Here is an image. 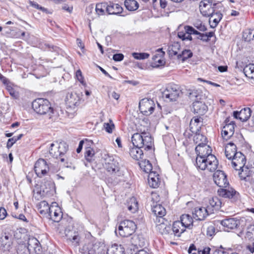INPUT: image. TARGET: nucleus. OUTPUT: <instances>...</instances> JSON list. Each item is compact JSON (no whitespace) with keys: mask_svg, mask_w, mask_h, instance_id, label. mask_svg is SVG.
<instances>
[{"mask_svg":"<svg viewBox=\"0 0 254 254\" xmlns=\"http://www.w3.org/2000/svg\"><path fill=\"white\" fill-rule=\"evenodd\" d=\"M30 249L26 245L22 244L18 246L16 254H30Z\"/></svg>","mask_w":254,"mask_h":254,"instance_id":"nucleus-51","label":"nucleus"},{"mask_svg":"<svg viewBox=\"0 0 254 254\" xmlns=\"http://www.w3.org/2000/svg\"><path fill=\"white\" fill-rule=\"evenodd\" d=\"M140 168L146 173H149L152 172V166L148 160L141 161L139 163Z\"/></svg>","mask_w":254,"mask_h":254,"instance_id":"nucleus-44","label":"nucleus"},{"mask_svg":"<svg viewBox=\"0 0 254 254\" xmlns=\"http://www.w3.org/2000/svg\"><path fill=\"white\" fill-rule=\"evenodd\" d=\"M238 170L240 171L239 172V175L241 179V180L245 179V178H247L251 176V173L249 168L247 167L244 166L243 168H239Z\"/></svg>","mask_w":254,"mask_h":254,"instance_id":"nucleus-49","label":"nucleus"},{"mask_svg":"<svg viewBox=\"0 0 254 254\" xmlns=\"http://www.w3.org/2000/svg\"><path fill=\"white\" fill-rule=\"evenodd\" d=\"M155 106L154 101L147 98L142 99L139 104V110L145 116L151 115L154 110Z\"/></svg>","mask_w":254,"mask_h":254,"instance_id":"nucleus-8","label":"nucleus"},{"mask_svg":"<svg viewBox=\"0 0 254 254\" xmlns=\"http://www.w3.org/2000/svg\"><path fill=\"white\" fill-rule=\"evenodd\" d=\"M32 108L37 114L46 115L49 123H52L58 119L56 112L51 107L50 102L46 99L38 98L32 103Z\"/></svg>","mask_w":254,"mask_h":254,"instance_id":"nucleus-2","label":"nucleus"},{"mask_svg":"<svg viewBox=\"0 0 254 254\" xmlns=\"http://www.w3.org/2000/svg\"><path fill=\"white\" fill-rule=\"evenodd\" d=\"M209 17V22L211 28H215L222 19L223 15L219 12H213Z\"/></svg>","mask_w":254,"mask_h":254,"instance_id":"nucleus-30","label":"nucleus"},{"mask_svg":"<svg viewBox=\"0 0 254 254\" xmlns=\"http://www.w3.org/2000/svg\"><path fill=\"white\" fill-rule=\"evenodd\" d=\"M37 207L39 213L43 217L46 218L47 216L49 215V212L51 209V206H49L46 201H42L39 202L37 205Z\"/></svg>","mask_w":254,"mask_h":254,"instance_id":"nucleus-28","label":"nucleus"},{"mask_svg":"<svg viewBox=\"0 0 254 254\" xmlns=\"http://www.w3.org/2000/svg\"><path fill=\"white\" fill-rule=\"evenodd\" d=\"M124 2L126 7L129 11L135 10L139 7L137 1H124Z\"/></svg>","mask_w":254,"mask_h":254,"instance_id":"nucleus-46","label":"nucleus"},{"mask_svg":"<svg viewBox=\"0 0 254 254\" xmlns=\"http://www.w3.org/2000/svg\"><path fill=\"white\" fill-rule=\"evenodd\" d=\"M181 93L178 86L171 85L168 86L162 92V98L167 102H173L177 100Z\"/></svg>","mask_w":254,"mask_h":254,"instance_id":"nucleus-5","label":"nucleus"},{"mask_svg":"<svg viewBox=\"0 0 254 254\" xmlns=\"http://www.w3.org/2000/svg\"><path fill=\"white\" fill-rule=\"evenodd\" d=\"M212 213L211 208H207L204 207H196L193 212L194 218L197 220L202 221L204 220L206 217Z\"/></svg>","mask_w":254,"mask_h":254,"instance_id":"nucleus-15","label":"nucleus"},{"mask_svg":"<svg viewBox=\"0 0 254 254\" xmlns=\"http://www.w3.org/2000/svg\"><path fill=\"white\" fill-rule=\"evenodd\" d=\"M193 141L197 145H201L207 143V139L205 136L197 132L193 136Z\"/></svg>","mask_w":254,"mask_h":254,"instance_id":"nucleus-39","label":"nucleus"},{"mask_svg":"<svg viewBox=\"0 0 254 254\" xmlns=\"http://www.w3.org/2000/svg\"><path fill=\"white\" fill-rule=\"evenodd\" d=\"M158 223L156 224V228L162 235H164L166 239L169 240L173 238V234L172 232V228L170 225L168 224L167 220L164 218L158 219Z\"/></svg>","mask_w":254,"mask_h":254,"instance_id":"nucleus-7","label":"nucleus"},{"mask_svg":"<svg viewBox=\"0 0 254 254\" xmlns=\"http://www.w3.org/2000/svg\"><path fill=\"white\" fill-rule=\"evenodd\" d=\"M191 35V33L188 32L186 29H185V27H184V31H179L178 33V37L181 39L183 41L186 40L191 41L192 40Z\"/></svg>","mask_w":254,"mask_h":254,"instance_id":"nucleus-48","label":"nucleus"},{"mask_svg":"<svg viewBox=\"0 0 254 254\" xmlns=\"http://www.w3.org/2000/svg\"><path fill=\"white\" fill-rule=\"evenodd\" d=\"M207 143L201 145H196L195 147V152L197 154V157H206L208 155H213L211 147L207 144Z\"/></svg>","mask_w":254,"mask_h":254,"instance_id":"nucleus-18","label":"nucleus"},{"mask_svg":"<svg viewBox=\"0 0 254 254\" xmlns=\"http://www.w3.org/2000/svg\"><path fill=\"white\" fill-rule=\"evenodd\" d=\"M107 254H125V249L122 245L112 244L108 248Z\"/></svg>","mask_w":254,"mask_h":254,"instance_id":"nucleus-27","label":"nucleus"},{"mask_svg":"<svg viewBox=\"0 0 254 254\" xmlns=\"http://www.w3.org/2000/svg\"><path fill=\"white\" fill-rule=\"evenodd\" d=\"M192 111L194 113L204 115L207 111V107L201 101H195L192 104Z\"/></svg>","mask_w":254,"mask_h":254,"instance_id":"nucleus-23","label":"nucleus"},{"mask_svg":"<svg viewBox=\"0 0 254 254\" xmlns=\"http://www.w3.org/2000/svg\"><path fill=\"white\" fill-rule=\"evenodd\" d=\"M104 126L107 132L108 133L112 132L113 129L114 128V125L113 124L105 123Z\"/></svg>","mask_w":254,"mask_h":254,"instance_id":"nucleus-59","label":"nucleus"},{"mask_svg":"<svg viewBox=\"0 0 254 254\" xmlns=\"http://www.w3.org/2000/svg\"><path fill=\"white\" fill-rule=\"evenodd\" d=\"M246 237L250 240L254 239V225H250L248 227Z\"/></svg>","mask_w":254,"mask_h":254,"instance_id":"nucleus-54","label":"nucleus"},{"mask_svg":"<svg viewBox=\"0 0 254 254\" xmlns=\"http://www.w3.org/2000/svg\"><path fill=\"white\" fill-rule=\"evenodd\" d=\"M131 141L133 146L129 149V155L136 160H139L143 156L141 148L144 147L145 150H150L153 143L150 134L146 132L134 133L131 137Z\"/></svg>","mask_w":254,"mask_h":254,"instance_id":"nucleus-1","label":"nucleus"},{"mask_svg":"<svg viewBox=\"0 0 254 254\" xmlns=\"http://www.w3.org/2000/svg\"><path fill=\"white\" fill-rule=\"evenodd\" d=\"M2 243L0 247V253L2 252L5 254H7L10 252L12 245V237L8 235H5L1 237Z\"/></svg>","mask_w":254,"mask_h":254,"instance_id":"nucleus-17","label":"nucleus"},{"mask_svg":"<svg viewBox=\"0 0 254 254\" xmlns=\"http://www.w3.org/2000/svg\"><path fill=\"white\" fill-rule=\"evenodd\" d=\"M95 252L96 254H105L107 253V249L104 244L96 243L94 244Z\"/></svg>","mask_w":254,"mask_h":254,"instance_id":"nucleus-45","label":"nucleus"},{"mask_svg":"<svg viewBox=\"0 0 254 254\" xmlns=\"http://www.w3.org/2000/svg\"><path fill=\"white\" fill-rule=\"evenodd\" d=\"M80 94L76 92L68 93L66 96L65 104L66 108L74 110L80 103Z\"/></svg>","mask_w":254,"mask_h":254,"instance_id":"nucleus-9","label":"nucleus"},{"mask_svg":"<svg viewBox=\"0 0 254 254\" xmlns=\"http://www.w3.org/2000/svg\"><path fill=\"white\" fill-rule=\"evenodd\" d=\"M136 229V225L135 223L129 220H125L120 222L118 229L115 233L118 232L123 237H128L133 234Z\"/></svg>","mask_w":254,"mask_h":254,"instance_id":"nucleus-4","label":"nucleus"},{"mask_svg":"<svg viewBox=\"0 0 254 254\" xmlns=\"http://www.w3.org/2000/svg\"><path fill=\"white\" fill-rule=\"evenodd\" d=\"M152 211L156 217H159V219L163 218V217L166 214L165 209L159 204L152 205Z\"/></svg>","mask_w":254,"mask_h":254,"instance_id":"nucleus-34","label":"nucleus"},{"mask_svg":"<svg viewBox=\"0 0 254 254\" xmlns=\"http://www.w3.org/2000/svg\"><path fill=\"white\" fill-rule=\"evenodd\" d=\"M49 215L46 218L52 220L55 222H60L63 217V213L61 208L56 202H53L51 205V209L49 212Z\"/></svg>","mask_w":254,"mask_h":254,"instance_id":"nucleus-11","label":"nucleus"},{"mask_svg":"<svg viewBox=\"0 0 254 254\" xmlns=\"http://www.w3.org/2000/svg\"><path fill=\"white\" fill-rule=\"evenodd\" d=\"M218 193L219 196L224 198H228L235 200L239 195L238 192L232 188L228 189H220L218 190Z\"/></svg>","mask_w":254,"mask_h":254,"instance_id":"nucleus-19","label":"nucleus"},{"mask_svg":"<svg viewBox=\"0 0 254 254\" xmlns=\"http://www.w3.org/2000/svg\"><path fill=\"white\" fill-rule=\"evenodd\" d=\"M192 56V53L190 50H185L182 52L181 54L178 55V58L182 59L183 61L191 58Z\"/></svg>","mask_w":254,"mask_h":254,"instance_id":"nucleus-50","label":"nucleus"},{"mask_svg":"<svg viewBox=\"0 0 254 254\" xmlns=\"http://www.w3.org/2000/svg\"><path fill=\"white\" fill-rule=\"evenodd\" d=\"M127 205L128 210L132 213H134L138 210V202L134 197L130 198L127 201Z\"/></svg>","mask_w":254,"mask_h":254,"instance_id":"nucleus-37","label":"nucleus"},{"mask_svg":"<svg viewBox=\"0 0 254 254\" xmlns=\"http://www.w3.org/2000/svg\"><path fill=\"white\" fill-rule=\"evenodd\" d=\"M223 127L228 131L229 135H233L234 133V124L233 123L226 124Z\"/></svg>","mask_w":254,"mask_h":254,"instance_id":"nucleus-56","label":"nucleus"},{"mask_svg":"<svg viewBox=\"0 0 254 254\" xmlns=\"http://www.w3.org/2000/svg\"><path fill=\"white\" fill-rule=\"evenodd\" d=\"M181 223L185 226L186 228L192 229L193 226V219L192 217L188 214H183L180 217Z\"/></svg>","mask_w":254,"mask_h":254,"instance_id":"nucleus-32","label":"nucleus"},{"mask_svg":"<svg viewBox=\"0 0 254 254\" xmlns=\"http://www.w3.org/2000/svg\"><path fill=\"white\" fill-rule=\"evenodd\" d=\"M231 159L232 165L236 170H239V168H243L246 162L244 155L240 152L236 153Z\"/></svg>","mask_w":254,"mask_h":254,"instance_id":"nucleus-14","label":"nucleus"},{"mask_svg":"<svg viewBox=\"0 0 254 254\" xmlns=\"http://www.w3.org/2000/svg\"><path fill=\"white\" fill-rule=\"evenodd\" d=\"M68 241L71 242L73 245L76 246L78 244L80 238L78 235L75 232H68L65 234Z\"/></svg>","mask_w":254,"mask_h":254,"instance_id":"nucleus-38","label":"nucleus"},{"mask_svg":"<svg viewBox=\"0 0 254 254\" xmlns=\"http://www.w3.org/2000/svg\"><path fill=\"white\" fill-rule=\"evenodd\" d=\"M56 142L52 143L51 144L50 146V149L49 151L50 154L52 156H53L54 158H58L59 157H60V153H59V148L57 147L56 149H55L54 148L56 147Z\"/></svg>","mask_w":254,"mask_h":254,"instance_id":"nucleus-52","label":"nucleus"},{"mask_svg":"<svg viewBox=\"0 0 254 254\" xmlns=\"http://www.w3.org/2000/svg\"><path fill=\"white\" fill-rule=\"evenodd\" d=\"M218 165V162L214 155H208L206 157H196L195 159L196 167L201 170L214 172L217 168Z\"/></svg>","mask_w":254,"mask_h":254,"instance_id":"nucleus-3","label":"nucleus"},{"mask_svg":"<svg viewBox=\"0 0 254 254\" xmlns=\"http://www.w3.org/2000/svg\"><path fill=\"white\" fill-rule=\"evenodd\" d=\"M104 168L111 174H115L119 172L120 167L119 163L113 156L105 154L103 157Z\"/></svg>","mask_w":254,"mask_h":254,"instance_id":"nucleus-6","label":"nucleus"},{"mask_svg":"<svg viewBox=\"0 0 254 254\" xmlns=\"http://www.w3.org/2000/svg\"><path fill=\"white\" fill-rule=\"evenodd\" d=\"M202 119L196 117H193L190 121V129L192 133H197L199 131L202 126Z\"/></svg>","mask_w":254,"mask_h":254,"instance_id":"nucleus-24","label":"nucleus"},{"mask_svg":"<svg viewBox=\"0 0 254 254\" xmlns=\"http://www.w3.org/2000/svg\"><path fill=\"white\" fill-rule=\"evenodd\" d=\"M241 181H243L242 184L245 186L246 188L249 190L252 189L254 192V179L251 176H250L247 178H245V179H243Z\"/></svg>","mask_w":254,"mask_h":254,"instance_id":"nucleus-41","label":"nucleus"},{"mask_svg":"<svg viewBox=\"0 0 254 254\" xmlns=\"http://www.w3.org/2000/svg\"><path fill=\"white\" fill-rule=\"evenodd\" d=\"M56 147L54 148L56 149L57 147L59 148V153H60V160L62 162L64 161V158H63L62 156L67 152L68 149V146L66 142L64 141H56Z\"/></svg>","mask_w":254,"mask_h":254,"instance_id":"nucleus-29","label":"nucleus"},{"mask_svg":"<svg viewBox=\"0 0 254 254\" xmlns=\"http://www.w3.org/2000/svg\"><path fill=\"white\" fill-rule=\"evenodd\" d=\"M245 75L251 79H254V64L247 65L243 69Z\"/></svg>","mask_w":254,"mask_h":254,"instance_id":"nucleus-40","label":"nucleus"},{"mask_svg":"<svg viewBox=\"0 0 254 254\" xmlns=\"http://www.w3.org/2000/svg\"><path fill=\"white\" fill-rule=\"evenodd\" d=\"M107 3L105 2H102L98 3L96 5V11L99 15H102L104 14L105 11L107 12Z\"/></svg>","mask_w":254,"mask_h":254,"instance_id":"nucleus-43","label":"nucleus"},{"mask_svg":"<svg viewBox=\"0 0 254 254\" xmlns=\"http://www.w3.org/2000/svg\"><path fill=\"white\" fill-rule=\"evenodd\" d=\"M237 152H236V146L233 143L230 142L226 146L225 153L226 157L228 159H231Z\"/></svg>","mask_w":254,"mask_h":254,"instance_id":"nucleus-33","label":"nucleus"},{"mask_svg":"<svg viewBox=\"0 0 254 254\" xmlns=\"http://www.w3.org/2000/svg\"><path fill=\"white\" fill-rule=\"evenodd\" d=\"M243 38L245 41L250 42L254 39V30L251 29L246 30L243 35Z\"/></svg>","mask_w":254,"mask_h":254,"instance_id":"nucleus-47","label":"nucleus"},{"mask_svg":"<svg viewBox=\"0 0 254 254\" xmlns=\"http://www.w3.org/2000/svg\"><path fill=\"white\" fill-rule=\"evenodd\" d=\"M34 171L38 177L42 178L48 173L49 167L45 160L40 159L35 164Z\"/></svg>","mask_w":254,"mask_h":254,"instance_id":"nucleus-12","label":"nucleus"},{"mask_svg":"<svg viewBox=\"0 0 254 254\" xmlns=\"http://www.w3.org/2000/svg\"><path fill=\"white\" fill-rule=\"evenodd\" d=\"M123 11L122 7L119 4L109 1L107 3V12L109 14H119Z\"/></svg>","mask_w":254,"mask_h":254,"instance_id":"nucleus-26","label":"nucleus"},{"mask_svg":"<svg viewBox=\"0 0 254 254\" xmlns=\"http://www.w3.org/2000/svg\"><path fill=\"white\" fill-rule=\"evenodd\" d=\"M157 52L158 53L156 54L152 57L151 65L153 67H158L163 65L165 63L164 59V52L162 51V49L158 50Z\"/></svg>","mask_w":254,"mask_h":254,"instance_id":"nucleus-20","label":"nucleus"},{"mask_svg":"<svg viewBox=\"0 0 254 254\" xmlns=\"http://www.w3.org/2000/svg\"><path fill=\"white\" fill-rule=\"evenodd\" d=\"M132 57L136 60H144L149 57V54L146 53H132Z\"/></svg>","mask_w":254,"mask_h":254,"instance_id":"nucleus-53","label":"nucleus"},{"mask_svg":"<svg viewBox=\"0 0 254 254\" xmlns=\"http://www.w3.org/2000/svg\"><path fill=\"white\" fill-rule=\"evenodd\" d=\"M82 254H96L95 252L94 244L91 242L85 243L80 249Z\"/></svg>","mask_w":254,"mask_h":254,"instance_id":"nucleus-35","label":"nucleus"},{"mask_svg":"<svg viewBox=\"0 0 254 254\" xmlns=\"http://www.w3.org/2000/svg\"><path fill=\"white\" fill-rule=\"evenodd\" d=\"M124 58V56L122 54H116L114 55L113 59L116 62L122 61Z\"/></svg>","mask_w":254,"mask_h":254,"instance_id":"nucleus-64","label":"nucleus"},{"mask_svg":"<svg viewBox=\"0 0 254 254\" xmlns=\"http://www.w3.org/2000/svg\"><path fill=\"white\" fill-rule=\"evenodd\" d=\"M213 180L215 184L220 188H226L229 185L226 175L220 170H217L214 173Z\"/></svg>","mask_w":254,"mask_h":254,"instance_id":"nucleus-13","label":"nucleus"},{"mask_svg":"<svg viewBox=\"0 0 254 254\" xmlns=\"http://www.w3.org/2000/svg\"><path fill=\"white\" fill-rule=\"evenodd\" d=\"M217 3H212V1H200L199 9L201 13L206 17H209L215 11Z\"/></svg>","mask_w":254,"mask_h":254,"instance_id":"nucleus-10","label":"nucleus"},{"mask_svg":"<svg viewBox=\"0 0 254 254\" xmlns=\"http://www.w3.org/2000/svg\"><path fill=\"white\" fill-rule=\"evenodd\" d=\"M222 137L224 139L227 140L229 139L232 135H229V133H228V131L226 130L224 127H223V129L222 130Z\"/></svg>","mask_w":254,"mask_h":254,"instance_id":"nucleus-60","label":"nucleus"},{"mask_svg":"<svg viewBox=\"0 0 254 254\" xmlns=\"http://www.w3.org/2000/svg\"><path fill=\"white\" fill-rule=\"evenodd\" d=\"M251 115V110L249 108H245L241 110L240 112L234 111L233 116L235 118L239 119L242 122L247 121Z\"/></svg>","mask_w":254,"mask_h":254,"instance_id":"nucleus-21","label":"nucleus"},{"mask_svg":"<svg viewBox=\"0 0 254 254\" xmlns=\"http://www.w3.org/2000/svg\"><path fill=\"white\" fill-rule=\"evenodd\" d=\"M28 247L30 249V251L32 249L34 250L36 252H37V249L39 251H40V248L38 246L39 245V241L38 240L35 238H30L29 239L28 242Z\"/></svg>","mask_w":254,"mask_h":254,"instance_id":"nucleus-42","label":"nucleus"},{"mask_svg":"<svg viewBox=\"0 0 254 254\" xmlns=\"http://www.w3.org/2000/svg\"><path fill=\"white\" fill-rule=\"evenodd\" d=\"M181 45L179 42H174L168 46V52L169 54L171 56H176L179 55V52L180 50Z\"/></svg>","mask_w":254,"mask_h":254,"instance_id":"nucleus-36","label":"nucleus"},{"mask_svg":"<svg viewBox=\"0 0 254 254\" xmlns=\"http://www.w3.org/2000/svg\"><path fill=\"white\" fill-rule=\"evenodd\" d=\"M172 232L174 237H179L186 230V227L179 221H176L173 223L171 227Z\"/></svg>","mask_w":254,"mask_h":254,"instance_id":"nucleus-25","label":"nucleus"},{"mask_svg":"<svg viewBox=\"0 0 254 254\" xmlns=\"http://www.w3.org/2000/svg\"><path fill=\"white\" fill-rule=\"evenodd\" d=\"M16 141V136H13V137L8 139L6 144L7 148L8 149L11 148Z\"/></svg>","mask_w":254,"mask_h":254,"instance_id":"nucleus-62","label":"nucleus"},{"mask_svg":"<svg viewBox=\"0 0 254 254\" xmlns=\"http://www.w3.org/2000/svg\"><path fill=\"white\" fill-rule=\"evenodd\" d=\"M194 26L200 31H204L206 30L205 26L203 25L200 21L196 22L194 24Z\"/></svg>","mask_w":254,"mask_h":254,"instance_id":"nucleus-61","label":"nucleus"},{"mask_svg":"<svg viewBox=\"0 0 254 254\" xmlns=\"http://www.w3.org/2000/svg\"><path fill=\"white\" fill-rule=\"evenodd\" d=\"M215 229L213 225H210L207 228L206 235L208 236H212L214 235Z\"/></svg>","mask_w":254,"mask_h":254,"instance_id":"nucleus-58","label":"nucleus"},{"mask_svg":"<svg viewBox=\"0 0 254 254\" xmlns=\"http://www.w3.org/2000/svg\"><path fill=\"white\" fill-rule=\"evenodd\" d=\"M185 29L187 30L188 32L191 33V34L199 35L200 37V39H202L204 36V34H201L197 30H195L193 27L190 26H186Z\"/></svg>","mask_w":254,"mask_h":254,"instance_id":"nucleus-55","label":"nucleus"},{"mask_svg":"<svg viewBox=\"0 0 254 254\" xmlns=\"http://www.w3.org/2000/svg\"><path fill=\"white\" fill-rule=\"evenodd\" d=\"M221 206V201L217 197H212L209 199L208 203L207 205V208H211L212 213L214 210H218Z\"/></svg>","mask_w":254,"mask_h":254,"instance_id":"nucleus-31","label":"nucleus"},{"mask_svg":"<svg viewBox=\"0 0 254 254\" xmlns=\"http://www.w3.org/2000/svg\"><path fill=\"white\" fill-rule=\"evenodd\" d=\"M148 182L149 185L153 188L158 187L160 183L158 173L155 171L150 172L148 176Z\"/></svg>","mask_w":254,"mask_h":254,"instance_id":"nucleus-22","label":"nucleus"},{"mask_svg":"<svg viewBox=\"0 0 254 254\" xmlns=\"http://www.w3.org/2000/svg\"><path fill=\"white\" fill-rule=\"evenodd\" d=\"M75 76H76V77L77 79L83 85L85 86L86 85V83H85V82L84 81V77H83V76L82 75L81 71L80 69H78V70H77L76 71Z\"/></svg>","mask_w":254,"mask_h":254,"instance_id":"nucleus-57","label":"nucleus"},{"mask_svg":"<svg viewBox=\"0 0 254 254\" xmlns=\"http://www.w3.org/2000/svg\"><path fill=\"white\" fill-rule=\"evenodd\" d=\"M30 5L32 6L33 7L40 9L43 11H46L47 10L45 8L40 6L35 1H30Z\"/></svg>","mask_w":254,"mask_h":254,"instance_id":"nucleus-63","label":"nucleus"},{"mask_svg":"<svg viewBox=\"0 0 254 254\" xmlns=\"http://www.w3.org/2000/svg\"><path fill=\"white\" fill-rule=\"evenodd\" d=\"M220 224L225 228V231H229L237 228L240 225V221L236 218H230L221 220Z\"/></svg>","mask_w":254,"mask_h":254,"instance_id":"nucleus-16","label":"nucleus"}]
</instances>
